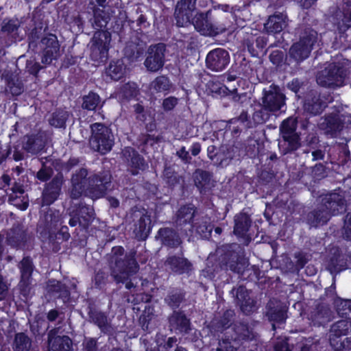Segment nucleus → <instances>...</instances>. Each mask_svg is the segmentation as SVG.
Returning <instances> with one entry per match:
<instances>
[{"label":"nucleus","instance_id":"obj_1","mask_svg":"<svg viewBox=\"0 0 351 351\" xmlns=\"http://www.w3.org/2000/svg\"><path fill=\"white\" fill-rule=\"evenodd\" d=\"M135 252L124 254V249L121 246L112 248L110 253L106 255L110 269L111 276L117 283L125 284V288L131 289L135 287L132 276L138 269V263L134 258Z\"/></svg>","mask_w":351,"mask_h":351},{"label":"nucleus","instance_id":"obj_2","mask_svg":"<svg viewBox=\"0 0 351 351\" xmlns=\"http://www.w3.org/2000/svg\"><path fill=\"white\" fill-rule=\"evenodd\" d=\"M348 73L346 66L342 63L332 62L317 73L316 82L320 86L335 88L343 86Z\"/></svg>","mask_w":351,"mask_h":351},{"label":"nucleus","instance_id":"obj_3","mask_svg":"<svg viewBox=\"0 0 351 351\" xmlns=\"http://www.w3.org/2000/svg\"><path fill=\"white\" fill-rule=\"evenodd\" d=\"M317 39V32L311 28L303 29L300 34L299 40L294 43L289 48V58L297 64L301 63L310 56Z\"/></svg>","mask_w":351,"mask_h":351},{"label":"nucleus","instance_id":"obj_4","mask_svg":"<svg viewBox=\"0 0 351 351\" xmlns=\"http://www.w3.org/2000/svg\"><path fill=\"white\" fill-rule=\"evenodd\" d=\"M91 136L89 139L90 147L101 154H105L112 149L114 137L112 130L105 125L95 123L90 125Z\"/></svg>","mask_w":351,"mask_h":351},{"label":"nucleus","instance_id":"obj_5","mask_svg":"<svg viewBox=\"0 0 351 351\" xmlns=\"http://www.w3.org/2000/svg\"><path fill=\"white\" fill-rule=\"evenodd\" d=\"M112 176L109 171L93 173L86 177V195L92 199L104 197L112 188Z\"/></svg>","mask_w":351,"mask_h":351},{"label":"nucleus","instance_id":"obj_6","mask_svg":"<svg viewBox=\"0 0 351 351\" xmlns=\"http://www.w3.org/2000/svg\"><path fill=\"white\" fill-rule=\"evenodd\" d=\"M230 247L231 246L224 247L221 250L223 254L221 256L220 266L226 270L230 269L234 273L242 275L250 265L248 259L230 250Z\"/></svg>","mask_w":351,"mask_h":351},{"label":"nucleus","instance_id":"obj_7","mask_svg":"<svg viewBox=\"0 0 351 351\" xmlns=\"http://www.w3.org/2000/svg\"><path fill=\"white\" fill-rule=\"evenodd\" d=\"M286 99L282 88L272 84L263 89L261 101L269 110L277 113L286 106Z\"/></svg>","mask_w":351,"mask_h":351},{"label":"nucleus","instance_id":"obj_8","mask_svg":"<svg viewBox=\"0 0 351 351\" xmlns=\"http://www.w3.org/2000/svg\"><path fill=\"white\" fill-rule=\"evenodd\" d=\"M110 37V33L108 31L99 30L95 32L90 46V57L93 61L98 63L106 61Z\"/></svg>","mask_w":351,"mask_h":351},{"label":"nucleus","instance_id":"obj_9","mask_svg":"<svg viewBox=\"0 0 351 351\" xmlns=\"http://www.w3.org/2000/svg\"><path fill=\"white\" fill-rule=\"evenodd\" d=\"M41 50V62L50 64L53 60L60 56V45L57 36L53 34H47L39 42Z\"/></svg>","mask_w":351,"mask_h":351},{"label":"nucleus","instance_id":"obj_10","mask_svg":"<svg viewBox=\"0 0 351 351\" xmlns=\"http://www.w3.org/2000/svg\"><path fill=\"white\" fill-rule=\"evenodd\" d=\"M166 52L167 48L164 43L150 45L144 62L147 70L152 73L160 70L165 64Z\"/></svg>","mask_w":351,"mask_h":351},{"label":"nucleus","instance_id":"obj_11","mask_svg":"<svg viewBox=\"0 0 351 351\" xmlns=\"http://www.w3.org/2000/svg\"><path fill=\"white\" fill-rule=\"evenodd\" d=\"M134 223L133 232L138 240H145L151 230L150 216L145 210H132L128 217Z\"/></svg>","mask_w":351,"mask_h":351},{"label":"nucleus","instance_id":"obj_12","mask_svg":"<svg viewBox=\"0 0 351 351\" xmlns=\"http://www.w3.org/2000/svg\"><path fill=\"white\" fill-rule=\"evenodd\" d=\"M5 239L8 245L17 250H23L31 240L32 235L23 225L16 223L7 231Z\"/></svg>","mask_w":351,"mask_h":351},{"label":"nucleus","instance_id":"obj_13","mask_svg":"<svg viewBox=\"0 0 351 351\" xmlns=\"http://www.w3.org/2000/svg\"><path fill=\"white\" fill-rule=\"evenodd\" d=\"M21 273V279L18 285L21 294L27 297L32 289V274L34 269L32 260L29 257H24L19 264Z\"/></svg>","mask_w":351,"mask_h":351},{"label":"nucleus","instance_id":"obj_14","mask_svg":"<svg viewBox=\"0 0 351 351\" xmlns=\"http://www.w3.org/2000/svg\"><path fill=\"white\" fill-rule=\"evenodd\" d=\"M287 306L281 301L272 298L266 306L265 316L272 324L273 330L276 329L275 324H283L287 318Z\"/></svg>","mask_w":351,"mask_h":351},{"label":"nucleus","instance_id":"obj_15","mask_svg":"<svg viewBox=\"0 0 351 351\" xmlns=\"http://www.w3.org/2000/svg\"><path fill=\"white\" fill-rule=\"evenodd\" d=\"M320 205L329 217L342 213L346 211L344 197L337 193L326 194L321 197Z\"/></svg>","mask_w":351,"mask_h":351},{"label":"nucleus","instance_id":"obj_16","mask_svg":"<svg viewBox=\"0 0 351 351\" xmlns=\"http://www.w3.org/2000/svg\"><path fill=\"white\" fill-rule=\"evenodd\" d=\"M48 142L49 137L45 132L26 135L22 142V149L27 153L36 155L44 150Z\"/></svg>","mask_w":351,"mask_h":351},{"label":"nucleus","instance_id":"obj_17","mask_svg":"<svg viewBox=\"0 0 351 351\" xmlns=\"http://www.w3.org/2000/svg\"><path fill=\"white\" fill-rule=\"evenodd\" d=\"M230 293L244 314L249 315L255 311L256 302L250 297V291L244 286L239 285L232 288Z\"/></svg>","mask_w":351,"mask_h":351},{"label":"nucleus","instance_id":"obj_18","mask_svg":"<svg viewBox=\"0 0 351 351\" xmlns=\"http://www.w3.org/2000/svg\"><path fill=\"white\" fill-rule=\"evenodd\" d=\"M60 326L50 330L47 333L49 351H71L72 341L66 335H60Z\"/></svg>","mask_w":351,"mask_h":351},{"label":"nucleus","instance_id":"obj_19","mask_svg":"<svg viewBox=\"0 0 351 351\" xmlns=\"http://www.w3.org/2000/svg\"><path fill=\"white\" fill-rule=\"evenodd\" d=\"M64 182V177L62 173L55 176L51 182L46 184L42 193V206H49L59 197L62 186Z\"/></svg>","mask_w":351,"mask_h":351},{"label":"nucleus","instance_id":"obj_20","mask_svg":"<svg viewBox=\"0 0 351 351\" xmlns=\"http://www.w3.org/2000/svg\"><path fill=\"white\" fill-rule=\"evenodd\" d=\"M197 0H180L178 2L175 10L176 24L179 27L191 24L193 12L195 10Z\"/></svg>","mask_w":351,"mask_h":351},{"label":"nucleus","instance_id":"obj_21","mask_svg":"<svg viewBox=\"0 0 351 351\" xmlns=\"http://www.w3.org/2000/svg\"><path fill=\"white\" fill-rule=\"evenodd\" d=\"M230 62L228 52L221 48H217L210 51L206 59L208 69L215 72L223 71Z\"/></svg>","mask_w":351,"mask_h":351},{"label":"nucleus","instance_id":"obj_22","mask_svg":"<svg viewBox=\"0 0 351 351\" xmlns=\"http://www.w3.org/2000/svg\"><path fill=\"white\" fill-rule=\"evenodd\" d=\"M168 322L169 330L176 333L186 335L192 330L190 319L181 311H173L168 317Z\"/></svg>","mask_w":351,"mask_h":351},{"label":"nucleus","instance_id":"obj_23","mask_svg":"<svg viewBox=\"0 0 351 351\" xmlns=\"http://www.w3.org/2000/svg\"><path fill=\"white\" fill-rule=\"evenodd\" d=\"M326 106L327 103L321 97L320 93L315 90H309L304 97L303 108L309 114H319Z\"/></svg>","mask_w":351,"mask_h":351},{"label":"nucleus","instance_id":"obj_24","mask_svg":"<svg viewBox=\"0 0 351 351\" xmlns=\"http://www.w3.org/2000/svg\"><path fill=\"white\" fill-rule=\"evenodd\" d=\"M234 233L241 237L244 244L247 245L251 241V237L247 233L252 224L250 216L246 213L241 212L234 216Z\"/></svg>","mask_w":351,"mask_h":351},{"label":"nucleus","instance_id":"obj_25","mask_svg":"<svg viewBox=\"0 0 351 351\" xmlns=\"http://www.w3.org/2000/svg\"><path fill=\"white\" fill-rule=\"evenodd\" d=\"M343 121L338 114H330L322 119L319 128L331 137L336 136L343 129Z\"/></svg>","mask_w":351,"mask_h":351},{"label":"nucleus","instance_id":"obj_26","mask_svg":"<svg viewBox=\"0 0 351 351\" xmlns=\"http://www.w3.org/2000/svg\"><path fill=\"white\" fill-rule=\"evenodd\" d=\"M88 176L86 169L81 168L72 176V186L70 189V197L74 199L80 198L83 193L86 195L87 186L86 177Z\"/></svg>","mask_w":351,"mask_h":351},{"label":"nucleus","instance_id":"obj_27","mask_svg":"<svg viewBox=\"0 0 351 351\" xmlns=\"http://www.w3.org/2000/svg\"><path fill=\"white\" fill-rule=\"evenodd\" d=\"M88 314L90 322L97 325L102 332L108 335H114L116 334L117 331V329L112 326L105 313L89 307Z\"/></svg>","mask_w":351,"mask_h":351},{"label":"nucleus","instance_id":"obj_28","mask_svg":"<svg viewBox=\"0 0 351 351\" xmlns=\"http://www.w3.org/2000/svg\"><path fill=\"white\" fill-rule=\"evenodd\" d=\"M60 220V215L58 212L49 210L40 217L38 223V230L42 236L49 235L52 233L53 229L58 226Z\"/></svg>","mask_w":351,"mask_h":351},{"label":"nucleus","instance_id":"obj_29","mask_svg":"<svg viewBox=\"0 0 351 351\" xmlns=\"http://www.w3.org/2000/svg\"><path fill=\"white\" fill-rule=\"evenodd\" d=\"M121 154L123 160L131 168L130 172L132 175H137L138 169H143L145 168L144 159L132 147H128L124 148Z\"/></svg>","mask_w":351,"mask_h":351},{"label":"nucleus","instance_id":"obj_30","mask_svg":"<svg viewBox=\"0 0 351 351\" xmlns=\"http://www.w3.org/2000/svg\"><path fill=\"white\" fill-rule=\"evenodd\" d=\"M199 215L196 208L193 206L186 205L182 206L176 213L175 224L180 231L186 224H193V221Z\"/></svg>","mask_w":351,"mask_h":351},{"label":"nucleus","instance_id":"obj_31","mask_svg":"<svg viewBox=\"0 0 351 351\" xmlns=\"http://www.w3.org/2000/svg\"><path fill=\"white\" fill-rule=\"evenodd\" d=\"M156 238L162 245L171 248H177L182 243L179 234L172 228L159 229Z\"/></svg>","mask_w":351,"mask_h":351},{"label":"nucleus","instance_id":"obj_32","mask_svg":"<svg viewBox=\"0 0 351 351\" xmlns=\"http://www.w3.org/2000/svg\"><path fill=\"white\" fill-rule=\"evenodd\" d=\"M213 175L207 171L197 169L193 173V180L195 186L198 189L200 193L205 194L212 189L215 186V182L213 180Z\"/></svg>","mask_w":351,"mask_h":351},{"label":"nucleus","instance_id":"obj_33","mask_svg":"<svg viewBox=\"0 0 351 351\" xmlns=\"http://www.w3.org/2000/svg\"><path fill=\"white\" fill-rule=\"evenodd\" d=\"M165 265L172 272L182 274L192 270V263L186 258L179 256H170L165 262Z\"/></svg>","mask_w":351,"mask_h":351},{"label":"nucleus","instance_id":"obj_34","mask_svg":"<svg viewBox=\"0 0 351 351\" xmlns=\"http://www.w3.org/2000/svg\"><path fill=\"white\" fill-rule=\"evenodd\" d=\"M332 317V311L329 305L325 303L318 304L310 313V319L317 325L331 321Z\"/></svg>","mask_w":351,"mask_h":351},{"label":"nucleus","instance_id":"obj_35","mask_svg":"<svg viewBox=\"0 0 351 351\" xmlns=\"http://www.w3.org/2000/svg\"><path fill=\"white\" fill-rule=\"evenodd\" d=\"M147 45L146 43L138 38H135L134 40L127 43L124 48V55L130 61H137L140 58H142Z\"/></svg>","mask_w":351,"mask_h":351},{"label":"nucleus","instance_id":"obj_36","mask_svg":"<svg viewBox=\"0 0 351 351\" xmlns=\"http://www.w3.org/2000/svg\"><path fill=\"white\" fill-rule=\"evenodd\" d=\"M331 252L332 255L329 259L326 268L332 274H337L346 268V258L338 248H332Z\"/></svg>","mask_w":351,"mask_h":351},{"label":"nucleus","instance_id":"obj_37","mask_svg":"<svg viewBox=\"0 0 351 351\" xmlns=\"http://www.w3.org/2000/svg\"><path fill=\"white\" fill-rule=\"evenodd\" d=\"M287 16L282 14H275L270 16L265 23V29L268 33L276 34L280 32L287 25Z\"/></svg>","mask_w":351,"mask_h":351},{"label":"nucleus","instance_id":"obj_38","mask_svg":"<svg viewBox=\"0 0 351 351\" xmlns=\"http://www.w3.org/2000/svg\"><path fill=\"white\" fill-rule=\"evenodd\" d=\"M194 229L195 232L203 239H208L210 236L213 226L209 219L206 216L199 215L191 226L190 230Z\"/></svg>","mask_w":351,"mask_h":351},{"label":"nucleus","instance_id":"obj_39","mask_svg":"<svg viewBox=\"0 0 351 351\" xmlns=\"http://www.w3.org/2000/svg\"><path fill=\"white\" fill-rule=\"evenodd\" d=\"M282 141L279 143V147L283 154H286L297 150L301 146V141L299 134L281 135Z\"/></svg>","mask_w":351,"mask_h":351},{"label":"nucleus","instance_id":"obj_40","mask_svg":"<svg viewBox=\"0 0 351 351\" xmlns=\"http://www.w3.org/2000/svg\"><path fill=\"white\" fill-rule=\"evenodd\" d=\"M330 219L329 214L326 213L324 209L322 208L320 204L316 208L309 212L306 216L308 224L315 228L326 223Z\"/></svg>","mask_w":351,"mask_h":351},{"label":"nucleus","instance_id":"obj_41","mask_svg":"<svg viewBox=\"0 0 351 351\" xmlns=\"http://www.w3.org/2000/svg\"><path fill=\"white\" fill-rule=\"evenodd\" d=\"M231 330L233 333L230 335L233 341L251 340L254 337L252 329L243 322H236L231 328Z\"/></svg>","mask_w":351,"mask_h":351},{"label":"nucleus","instance_id":"obj_42","mask_svg":"<svg viewBox=\"0 0 351 351\" xmlns=\"http://www.w3.org/2000/svg\"><path fill=\"white\" fill-rule=\"evenodd\" d=\"M46 290L53 298H61L64 302L68 300L70 295L66 286L56 280H49Z\"/></svg>","mask_w":351,"mask_h":351},{"label":"nucleus","instance_id":"obj_43","mask_svg":"<svg viewBox=\"0 0 351 351\" xmlns=\"http://www.w3.org/2000/svg\"><path fill=\"white\" fill-rule=\"evenodd\" d=\"M92 10L93 12V27L96 29L105 28L110 20L109 13L105 9H101L96 5H94Z\"/></svg>","mask_w":351,"mask_h":351},{"label":"nucleus","instance_id":"obj_44","mask_svg":"<svg viewBox=\"0 0 351 351\" xmlns=\"http://www.w3.org/2000/svg\"><path fill=\"white\" fill-rule=\"evenodd\" d=\"M14 351H37L32 345V339L24 332L15 335Z\"/></svg>","mask_w":351,"mask_h":351},{"label":"nucleus","instance_id":"obj_45","mask_svg":"<svg viewBox=\"0 0 351 351\" xmlns=\"http://www.w3.org/2000/svg\"><path fill=\"white\" fill-rule=\"evenodd\" d=\"M70 238L66 226H62L60 231L56 234L50 233L48 236L49 244L51 245L52 250L57 252L60 250V244Z\"/></svg>","mask_w":351,"mask_h":351},{"label":"nucleus","instance_id":"obj_46","mask_svg":"<svg viewBox=\"0 0 351 351\" xmlns=\"http://www.w3.org/2000/svg\"><path fill=\"white\" fill-rule=\"evenodd\" d=\"M209 12L206 13L197 14L192 19V23L195 28L202 34L210 33L212 25L208 20Z\"/></svg>","mask_w":351,"mask_h":351},{"label":"nucleus","instance_id":"obj_47","mask_svg":"<svg viewBox=\"0 0 351 351\" xmlns=\"http://www.w3.org/2000/svg\"><path fill=\"white\" fill-rule=\"evenodd\" d=\"M106 73L113 80L121 79L126 73V66L121 60L111 62L106 70Z\"/></svg>","mask_w":351,"mask_h":351},{"label":"nucleus","instance_id":"obj_48","mask_svg":"<svg viewBox=\"0 0 351 351\" xmlns=\"http://www.w3.org/2000/svg\"><path fill=\"white\" fill-rule=\"evenodd\" d=\"M7 82L6 90L12 95H19L24 91V86L16 75L10 73L5 77Z\"/></svg>","mask_w":351,"mask_h":351},{"label":"nucleus","instance_id":"obj_49","mask_svg":"<svg viewBox=\"0 0 351 351\" xmlns=\"http://www.w3.org/2000/svg\"><path fill=\"white\" fill-rule=\"evenodd\" d=\"M75 215L84 222L83 227H86L88 223L95 218V212L93 206L80 204L73 210Z\"/></svg>","mask_w":351,"mask_h":351},{"label":"nucleus","instance_id":"obj_50","mask_svg":"<svg viewBox=\"0 0 351 351\" xmlns=\"http://www.w3.org/2000/svg\"><path fill=\"white\" fill-rule=\"evenodd\" d=\"M245 44L253 56H258L267 45V38L264 36H258L256 38L251 37L245 40Z\"/></svg>","mask_w":351,"mask_h":351},{"label":"nucleus","instance_id":"obj_51","mask_svg":"<svg viewBox=\"0 0 351 351\" xmlns=\"http://www.w3.org/2000/svg\"><path fill=\"white\" fill-rule=\"evenodd\" d=\"M69 117V114L67 111L59 109L51 114V117L49 119V123L51 126L55 128H64Z\"/></svg>","mask_w":351,"mask_h":351},{"label":"nucleus","instance_id":"obj_52","mask_svg":"<svg viewBox=\"0 0 351 351\" xmlns=\"http://www.w3.org/2000/svg\"><path fill=\"white\" fill-rule=\"evenodd\" d=\"M350 332H351V321L343 319L338 321L331 326L330 337L332 335L335 337L346 335ZM330 338L331 339V337Z\"/></svg>","mask_w":351,"mask_h":351},{"label":"nucleus","instance_id":"obj_53","mask_svg":"<svg viewBox=\"0 0 351 351\" xmlns=\"http://www.w3.org/2000/svg\"><path fill=\"white\" fill-rule=\"evenodd\" d=\"M101 103V98L98 94L89 92L88 95L83 96L82 108L87 110H96Z\"/></svg>","mask_w":351,"mask_h":351},{"label":"nucleus","instance_id":"obj_54","mask_svg":"<svg viewBox=\"0 0 351 351\" xmlns=\"http://www.w3.org/2000/svg\"><path fill=\"white\" fill-rule=\"evenodd\" d=\"M45 31V29L42 26L35 27L32 29L28 36V47L29 49L33 51H36L40 40L46 35L44 34Z\"/></svg>","mask_w":351,"mask_h":351},{"label":"nucleus","instance_id":"obj_55","mask_svg":"<svg viewBox=\"0 0 351 351\" xmlns=\"http://www.w3.org/2000/svg\"><path fill=\"white\" fill-rule=\"evenodd\" d=\"M274 112L269 110L262 103L259 108L256 109L252 114V119L255 124H263L269 120Z\"/></svg>","mask_w":351,"mask_h":351},{"label":"nucleus","instance_id":"obj_56","mask_svg":"<svg viewBox=\"0 0 351 351\" xmlns=\"http://www.w3.org/2000/svg\"><path fill=\"white\" fill-rule=\"evenodd\" d=\"M21 26V22L18 19H5L1 24V32L8 35L15 36Z\"/></svg>","mask_w":351,"mask_h":351},{"label":"nucleus","instance_id":"obj_57","mask_svg":"<svg viewBox=\"0 0 351 351\" xmlns=\"http://www.w3.org/2000/svg\"><path fill=\"white\" fill-rule=\"evenodd\" d=\"M171 88V83L167 77L160 75L155 78L150 84V89L156 93H161L169 90Z\"/></svg>","mask_w":351,"mask_h":351},{"label":"nucleus","instance_id":"obj_58","mask_svg":"<svg viewBox=\"0 0 351 351\" xmlns=\"http://www.w3.org/2000/svg\"><path fill=\"white\" fill-rule=\"evenodd\" d=\"M298 126V120L295 117H289L286 120L283 121L280 127V134H298L296 132Z\"/></svg>","mask_w":351,"mask_h":351},{"label":"nucleus","instance_id":"obj_59","mask_svg":"<svg viewBox=\"0 0 351 351\" xmlns=\"http://www.w3.org/2000/svg\"><path fill=\"white\" fill-rule=\"evenodd\" d=\"M138 92L136 84L134 82H128L121 87L119 95L123 99H130L136 97Z\"/></svg>","mask_w":351,"mask_h":351},{"label":"nucleus","instance_id":"obj_60","mask_svg":"<svg viewBox=\"0 0 351 351\" xmlns=\"http://www.w3.org/2000/svg\"><path fill=\"white\" fill-rule=\"evenodd\" d=\"M163 178L170 186H174L179 184L182 178L171 167L167 166L163 171Z\"/></svg>","mask_w":351,"mask_h":351},{"label":"nucleus","instance_id":"obj_61","mask_svg":"<svg viewBox=\"0 0 351 351\" xmlns=\"http://www.w3.org/2000/svg\"><path fill=\"white\" fill-rule=\"evenodd\" d=\"M183 300V293L177 291L170 292L165 299V302L173 308H178Z\"/></svg>","mask_w":351,"mask_h":351},{"label":"nucleus","instance_id":"obj_62","mask_svg":"<svg viewBox=\"0 0 351 351\" xmlns=\"http://www.w3.org/2000/svg\"><path fill=\"white\" fill-rule=\"evenodd\" d=\"M53 173V169L46 166L43 163L42 167L36 173V178L42 182H46L52 176Z\"/></svg>","mask_w":351,"mask_h":351},{"label":"nucleus","instance_id":"obj_63","mask_svg":"<svg viewBox=\"0 0 351 351\" xmlns=\"http://www.w3.org/2000/svg\"><path fill=\"white\" fill-rule=\"evenodd\" d=\"M234 315L235 313L233 310H226L218 322L219 325V327L228 328Z\"/></svg>","mask_w":351,"mask_h":351},{"label":"nucleus","instance_id":"obj_64","mask_svg":"<svg viewBox=\"0 0 351 351\" xmlns=\"http://www.w3.org/2000/svg\"><path fill=\"white\" fill-rule=\"evenodd\" d=\"M312 176L316 180H321L327 176L326 168L322 163L316 164L311 170Z\"/></svg>","mask_w":351,"mask_h":351}]
</instances>
